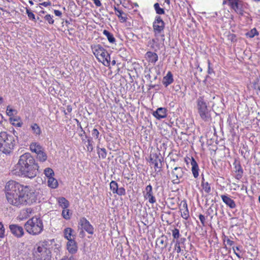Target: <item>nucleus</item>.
Instances as JSON below:
<instances>
[{"label":"nucleus","instance_id":"4d7b16f0","mask_svg":"<svg viewBox=\"0 0 260 260\" xmlns=\"http://www.w3.org/2000/svg\"><path fill=\"white\" fill-rule=\"evenodd\" d=\"M54 13L55 14V15L57 16H61V15H62V13L61 11H59V10H55L54 11Z\"/></svg>","mask_w":260,"mask_h":260},{"label":"nucleus","instance_id":"f8f14e48","mask_svg":"<svg viewBox=\"0 0 260 260\" xmlns=\"http://www.w3.org/2000/svg\"><path fill=\"white\" fill-rule=\"evenodd\" d=\"M9 228L12 234L17 238H20L24 235V231L23 227L18 224H10Z\"/></svg>","mask_w":260,"mask_h":260},{"label":"nucleus","instance_id":"338daca9","mask_svg":"<svg viewBox=\"0 0 260 260\" xmlns=\"http://www.w3.org/2000/svg\"><path fill=\"white\" fill-rule=\"evenodd\" d=\"M5 8L0 7V10L3 12H7V10L5 9Z\"/></svg>","mask_w":260,"mask_h":260},{"label":"nucleus","instance_id":"412c9836","mask_svg":"<svg viewBox=\"0 0 260 260\" xmlns=\"http://www.w3.org/2000/svg\"><path fill=\"white\" fill-rule=\"evenodd\" d=\"M234 166V168L235 169V172L236 173V178L239 180L243 176V170L241 166V164L239 161H237L236 160L233 164Z\"/></svg>","mask_w":260,"mask_h":260},{"label":"nucleus","instance_id":"423d86ee","mask_svg":"<svg viewBox=\"0 0 260 260\" xmlns=\"http://www.w3.org/2000/svg\"><path fill=\"white\" fill-rule=\"evenodd\" d=\"M91 49L93 54L97 59L103 64L109 67L110 65V56L109 52L100 44L91 46Z\"/></svg>","mask_w":260,"mask_h":260},{"label":"nucleus","instance_id":"f3484780","mask_svg":"<svg viewBox=\"0 0 260 260\" xmlns=\"http://www.w3.org/2000/svg\"><path fill=\"white\" fill-rule=\"evenodd\" d=\"M153 115L157 119L164 118L167 116V109L165 108H158L153 113Z\"/></svg>","mask_w":260,"mask_h":260},{"label":"nucleus","instance_id":"49530a36","mask_svg":"<svg viewBox=\"0 0 260 260\" xmlns=\"http://www.w3.org/2000/svg\"><path fill=\"white\" fill-rule=\"evenodd\" d=\"M256 35H258V33L255 28L252 29L250 32L247 34V36L250 38H253Z\"/></svg>","mask_w":260,"mask_h":260},{"label":"nucleus","instance_id":"774afa93","mask_svg":"<svg viewBox=\"0 0 260 260\" xmlns=\"http://www.w3.org/2000/svg\"><path fill=\"white\" fill-rule=\"evenodd\" d=\"M111 64L112 66H114L116 64V61L115 60H113L111 61Z\"/></svg>","mask_w":260,"mask_h":260},{"label":"nucleus","instance_id":"a211bd4d","mask_svg":"<svg viewBox=\"0 0 260 260\" xmlns=\"http://www.w3.org/2000/svg\"><path fill=\"white\" fill-rule=\"evenodd\" d=\"M221 198L223 202L231 209L236 208V204L235 202L232 200L229 196L223 194L221 196Z\"/></svg>","mask_w":260,"mask_h":260},{"label":"nucleus","instance_id":"f03ea898","mask_svg":"<svg viewBox=\"0 0 260 260\" xmlns=\"http://www.w3.org/2000/svg\"><path fill=\"white\" fill-rule=\"evenodd\" d=\"M39 168L34 157L30 153L26 152L20 156L12 172L19 177L32 179L37 175Z\"/></svg>","mask_w":260,"mask_h":260},{"label":"nucleus","instance_id":"4c0bfd02","mask_svg":"<svg viewBox=\"0 0 260 260\" xmlns=\"http://www.w3.org/2000/svg\"><path fill=\"white\" fill-rule=\"evenodd\" d=\"M61 215L65 219H70L71 213L70 212L69 209L66 208L62 210Z\"/></svg>","mask_w":260,"mask_h":260},{"label":"nucleus","instance_id":"864d4df0","mask_svg":"<svg viewBox=\"0 0 260 260\" xmlns=\"http://www.w3.org/2000/svg\"><path fill=\"white\" fill-rule=\"evenodd\" d=\"M254 88L260 91V83H255L253 84Z\"/></svg>","mask_w":260,"mask_h":260},{"label":"nucleus","instance_id":"5701e85b","mask_svg":"<svg viewBox=\"0 0 260 260\" xmlns=\"http://www.w3.org/2000/svg\"><path fill=\"white\" fill-rule=\"evenodd\" d=\"M145 56L148 61L153 64H154L158 60V55L155 52L148 51L146 53Z\"/></svg>","mask_w":260,"mask_h":260},{"label":"nucleus","instance_id":"2eb2a0df","mask_svg":"<svg viewBox=\"0 0 260 260\" xmlns=\"http://www.w3.org/2000/svg\"><path fill=\"white\" fill-rule=\"evenodd\" d=\"M80 224L83 229L88 234L92 235L94 233V228L90 222L84 217L80 220Z\"/></svg>","mask_w":260,"mask_h":260},{"label":"nucleus","instance_id":"f704fd0d","mask_svg":"<svg viewBox=\"0 0 260 260\" xmlns=\"http://www.w3.org/2000/svg\"><path fill=\"white\" fill-rule=\"evenodd\" d=\"M204 177H202V186L203 187V189L204 190L205 192L206 193H210L211 191V187L210 184L208 182H204Z\"/></svg>","mask_w":260,"mask_h":260},{"label":"nucleus","instance_id":"603ef678","mask_svg":"<svg viewBox=\"0 0 260 260\" xmlns=\"http://www.w3.org/2000/svg\"><path fill=\"white\" fill-rule=\"evenodd\" d=\"M213 208H215V207L213 206V205H212L207 210V214L208 215H210L211 214H212L213 213V211H214Z\"/></svg>","mask_w":260,"mask_h":260},{"label":"nucleus","instance_id":"cd10ccee","mask_svg":"<svg viewBox=\"0 0 260 260\" xmlns=\"http://www.w3.org/2000/svg\"><path fill=\"white\" fill-rule=\"evenodd\" d=\"M73 230L70 228H66L63 231L64 237L68 241L70 240H73L71 238L73 236Z\"/></svg>","mask_w":260,"mask_h":260},{"label":"nucleus","instance_id":"c03bdc74","mask_svg":"<svg viewBox=\"0 0 260 260\" xmlns=\"http://www.w3.org/2000/svg\"><path fill=\"white\" fill-rule=\"evenodd\" d=\"M6 112H7V115L8 116H12V115H13L14 112L16 113L17 111L15 109H13L10 108V106H9L7 108Z\"/></svg>","mask_w":260,"mask_h":260},{"label":"nucleus","instance_id":"2f4dec72","mask_svg":"<svg viewBox=\"0 0 260 260\" xmlns=\"http://www.w3.org/2000/svg\"><path fill=\"white\" fill-rule=\"evenodd\" d=\"M37 159L41 162H44L47 159V154L44 151V149L37 154Z\"/></svg>","mask_w":260,"mask_h":260},{"label":"nucleus","instance_id":"72a5a7b5","mask_svg":"<svg viewBox=\"0 0 260 260\" xmlns=\"http://www.w3.org/2000/svg\"><path fill=\"white\" fill-rule=\"evenodd\" d=\"M98 153L100 158H102V159H105L107 156V151L105 148H100L98 146Z\"/></svg>","mask_w":260,"mask_h":260},{"label":"nucleus","instance_id":"69168bd1","mask_svg":"<svg viewBox=\"0 0 260 260\" xmlns=\"http://www.w3.org/2000/svg\"><path fill=\"white\" fill-rule=\"evenodd\" d=\"M222 4L224 5H226V4H228V0H223V2H222Z\"/></svg>","mask_w":260,"mask_h":260},{"label":"nucleus","instance_id":"9b49d317","mask_svg":"<svg viewBox=\"0 0 260 260\" xmlns=\"http://www.w3.org/2000/svg\"><path fill=\"white\" fill-rule=\"evenodd\" d=\"M228 5L237 14L242 16L244 14L243 2L241 0H228Z\"/></svg>","mask_w":260,"mask_h":260},{"label":"nucleus","instance_id":"8fccbe9b","mask_svg":"<svg viewBox=\"0 0 260 260\" xmlns=\"http://www.w3.org/2000/svg\"><path fill=\"white\" fill-rule=\"evenodd\" d=\"M208 73L209 74H211L214 73L213 69L211 67V62L209 60H208Z\"/></svg>","mask_w":260,"mask_h":260},{"label":"nucleus","instance_id":"a19ab883","mask_svg":"<svg viewBox=\"0 0 260 260\" xmlns=\"http://www.w3.org/2000/svg\"><path fill=\"white\" fill-rule=\"evenodd\" d=\"M26 12L28 17L30 20H33L35 22L37 21L35 14L30 11V9H26Z\"/></svg>","mask_w":260,"mask_h":260},{"label":"nucleus","instance_id":"79ce46f5","mask_svg":"<svg viewBox=\"0 0 260 260\" xmlns=\"http://www.w3.org/2000/svg\"><path fill=\"white\" fill-rule=\"evenodd\" d=\"M53 16H51L50 14H47L45 16L44 19L46 21H47L49 24H53L54 23V20L53 19Z\"/></svg>","mask_w":260,"mask_h":260},{"label":"nucleus","instance_id":"7c9ffc66","mask_svg":"<svg viewBox=\"0 0 260 260\" xmlns=\"http://www.w3.org/2000/svg\"><path fill=\"white\" fill-rule=\"evenodd\" d=\"M30 127L34 134L36 136H39L41 134V129L40 126L37 123H33Z\"/></svg>","mask_w":260,"mask_h":260},{"label":"nucleus","instance_id":"393cba45","mask_svg":"<svg viewBox=\"0 0 260 260\" xmlns=\"http://www.w3.org/2000/svg\"><path fill=\"white\" fill-rule=\"evenodd\" d=\"M29 148L31 152L38 154L44 149L42 146L38 142H32L29 145Z\"/></svg>","mask_w":260,"mask_h":260},{"label":"nucleus","instance_id":"a878e982","mask_svg":"<svg viewBox=\"0 0 260 260\" xmlns=\"http://www.w3.org/2000/svg\"><path fill=\"white\" fill-rule=\"evenodd\" d=\"M57 203L63 209L68 208L70 206L69 202L64 197H59L57 199Z\"/></svg>","mask_w":260,"mask_h":260},{"label":"nucleus","instance_id":"9d476101","mask_svg":"<svg viewBox=\"0 0 260 260\" xmlns=\"http://www.w3.org/2000/svg\"><path fill=\"white\" fill-rule=\"evenodd\" d=\"M163 159L161 156L155 153L153 155H150L149 162L151 164L154 165L155 171L159 172L161 170Z\"/></svg>","mask_w":260,"mask_h":260},{"label":"nucleus","instance_id":"bb28decb","mask_svg":"<svg viewBox=\"0 0 260 260\" xmlns=\"http://www.w3.org/2000/svg\"><path fill=\"white\" fill-rule=\"evenodd\" d=\"M116 15L120 19V22L124 23L126 22L127 20V14L124 13L122 10L117 11V13H116Z\"/></svg>","mask_w":260,"mask_h":260},{"label":"nucleus","instance_id":"c756f323","mask_svg":"<svg viewBox=\"0 0 260 260\" xmlns=\"http://www.w3.org/2000/svg\"><path fill=\"white\" fill-rule=\"evenodd\" d=\"M48 185L52 188H56L58 186V182L54 178L49 177L48 178Z\"/></svg>","mask_w":260,"mask_h":260},{"label":"nucleus","instance_id":"ea45409f","mask_svg":"<svg viewBox=\"0 0 260 260\" xmlns=\"http://www.w3.org/2000/svg\"><path fill=\"white\" fill-rule=\"evenodd\" d=\"M44 174L48 178L49 177H52L54 174L53 170L49 168H47L45 169Z\"/></svg>","mask_w":260,"mask_h":260},{"label":"nucleus","instance_id":"a18cd8bd","mask_svg":"<svg viewBox=\"0 0 260 260\" xmlns=\"http://www.w3.org/2000/svg\"><path fill=\"white\" fill-rule=\"evenodd\" d=\"M99 134L100 133L96 128H93V129L92 131V136L95 139H98L99 140H100V139L99 138Z\"/></svg>","mask_w":260,"mask_h":260},{"label":"nucleus","instance_id":"7ed1b4c3","mask_svg":"<svg viewBox=\"0 0 260 260\" xmlns=\"http://www.w3.org/2000/svg\"><path fill=\"white\" fill-rule=\"evenodd\" d=\"M16 144L14 136L6 132L0 133V150L2 152L6 154H10Z\"/></svg>","mask_w":260,"mask_h":260},{"label":"nucleus","instance_id":"6e6d98bb","mask_svg":"<svg viewBox=\"0 0 260 260\" xmlns=\"http://www.w3.org/2000/svg\"><path fill=\"white\" fill-rule=\"evenodd\" d=\"M3 6L4 7L7 8L9 7V6L8 5L9 3L10 2L8 0H3Z\"/></svg>","mask_w":260,"mask_h":260},{"label":"nucleus","instance_id":"e433bc0d","mask_svg":"<svg viewBox=\"0 0 260 260\" xmlns=\"http://www.w3.org/2000/svg\"><path fill=\"white\" fill-rule=\"evenodd\" d=\"M180 234L179 232V229L177 228H175L172 230V236L173 237V240L172 241V243L175 242V240H177L179 237H180Z\"/></svg>","mask_w":260,"mask_h":260},{"label":"nucleus","instance_id":"58836bf2","mask_svg":"<svg viewBox=\"0 0 260 260\" xmlns=\"http://www.w3.org/2000/svg\"><path fill=\"white\" fill-rule=\"evenodd\" d=\"M10 121L12 123V124L17 126V127H21L22 125V122L16 118H10Z\"/></svg>","mask_w":260,"mask_h":260},{"label":"nucleus","instance_id":"c85d7f7f","mask_svg":"<svg viewBox=\"0 0 260 260\" xmlns=\"http://www.w3.org/2000/svg\"><path fill=\"white\" fill-rule=\"evenodd\" d=\"M103 34L107 37V39L110 43L113 44L116 42L115 39L113 34L107 30H104Z\"/></svg>","mask_w":260,"mask_h":260},{"label":"nucleus","instance_id":"1a4fd4ad","mask_svg":"<svg viewBox=\"0 0 260 260\" xmlns=\"http://www.w3.org/2000/svg\"><path fill=\"white\" fill-rule=\"evenodd\" d=\"M185 173V169L182 167H175L171 171V178L173 184H179Z\"/></svg>","mask_w":260,"mask_h":260},{"label":"nucleus","instance_id":"39448f33","mask_svg":"<svg viewBox=\"0 0 260 260\" xmlns=\"http://www.w3.org/2000/svg\"><path fill=\"white\" fill-rule=\"evenodd\" d=\"M208 103L205 100L204 96H200L197 100V108L201 118L205 122L211 121V109L208 106Z\"/></svg>","mask_w":260,"mask_h":260},{"label":"nucleus","instance_id":"aec40b11","mask_svg":"<svg viewBox=\"0 0 260 260\" xmlns=\"http://www.w3.org/2000/svg\"><path fill=\"white\" fill-rule=\"evenodd\" d=\"M190 164L191 166V170L193 176L195 178H197L199 175V167L198 164L197 162V161H196L195 159L192 157H191V158Z\"/></svg>","mask_w":260,"mask_h":260},{"label":"nucleus","instance_id":"473e14b6","mask_svg":"<svg viewBox=\"0 0 260 260\" xmlns=\"http://www.w3.org/2000/svg\"><path fill=\"white\" fill-rule=\"evenodd\" d=\"M166 239L167 237L162 236L157 239L156 243L161 245V248L164 249L166 248L167 246V243L166 242Z\"/></svg>","mask_w":260,"mask_h":260},{"label":"nucleus","instance_id":"f257e3e1","mask_svg":"<svg viewBox=\"0 0 260 260\" xmlns=\"http://www.w3.org/2000/svg\"><path fill=\"white\" fill-rule=\"evenodd\" d=\"M5 189L8 202L14 206L19 207L30 205L37 200V196L32 189L16 181H9L6 183Z\"/></svg>","mask_w":260,"mask_h":260},{"label":"nucleus","instance_id":"5fc2aeb1","mask_svg":"<svg viewBox=\"0 0 260 260\" xmlns=\"http://www.w3.org/2000/svg\"><path fill=\"white\" fill-rule=\"evenodd\" d=\"M72 108L71 106L68 105L67 107V112L64 111V114L67 115L68 113H71L72 112Z\"/></svg>","mask_w":260,"mask_h":260},{"label":"nucleus","instance_id":"6ab92c4d","mask_svg":"<svg viewBox=\"0 0 260 260\" xmlns=\"http://www.w3.org/2000/svg\"><path fill=\"white\" fill-rule=\"evenodd\" d=\"M67 248L68 251L71 254H75L77 252L78 246L74 240H70L67 243Z\"/></svg>","mask_w":260,"mask_h":260},{"label":"nucleus","instance_id":"37998d69","mask_svg":"<svg viewBox=\"0 0 260 260\" xmlns=\"http://www.w3.org/2000/svg\"><path fill=\"white\" fill-rule=\"evenodd\" d=\"M5 236V229L3 224L0 222V238H3Z\"/></svg>","mask_w":260,"mask_h":260},{"label":"nucleus","instance_id":"e2e57ef3","mask_svg":"<svg viewBox=\"0 0 260 260\" xmlns=\"http://www.w3.org/2000/svg\"><path fill=\"white\" fill-rule=\"evenodd\" d=\"M233 249L234 250V253L236 255V256L239 257V258H241L242 257L240 255V254L236 252V251H235V247H233Z\"/></svg>","mask_w":260,"mask_h":260},{"label":"nucleus","instance_id":"0e129e2a","mask_svg":"<svg viewBox=\"0 0 260 260\" xmlns=\"http://www.w3.org/2000/svg\"><path fill=\"white\" fill-rule=\"evenodd\" d=\"M31 210L30 208H27L25 211H24V212H25V213H31Z\"/></svg>","mask_w":260,"mask_h":260},{"label":"nucleus","instance_id":"052dcab7","mask_svg":"<svg viewBox=\"0 0 260 260\" xmlns=\"http://www.w3.org/2000/svg\"><path fill=\"white\" fill-rule=\"evenodd\" d=\"M226 244L232 246L234 244V242L233 241L231 240L230 239H228L226 241Z\"/></svg>","mask_w":260,"mask_h":260},{"label":"nucleus","instance_id":"0eeeda50","mask_svg":"<svg viewBox=\"0 0 260 260\" xmlns=\"http://www.w3.org/2000/svg\"><path fill=\"white\" fill-rule=\"evenodd\" d=\"M152 27L155 37H160L161 40L164 41L165 40L164 29L165 28V23L160 16L157 15L155 17L152 23Z\"/></svg>","mask_w":260,"mask_h":260},{"label":"nucleus","instance_id":"bf43d9fd","mask_svg":"<svg viewBox=\"0 0 260 260\" xmlns=\"http://www.w3.org/2000/svg\"><path fill=\"white\" fill-rule=\"evenodd\" d=\"M41 5L44 7H48L49 6H50L51 5V3L49 2V1H47V2H44L43 3H42L41 4Z\"/></svg>","mask_w":260,"mask_h":260},{"label":"nucleus","instance_id":"ddd939ff","mask_svg":"<svg viewBox=\"0 0 260 260\" xmlns=\"http://www.w3.org/2000/svg\"><path fill=\"white\" fill-rule=\"evenodd\" d=\"M144 198L146 200H148V201L151 204H154L156 202V200L155 197L153 195L152 186L150 184L148 185L145 191L143 192Z\"/></svg>","mask_w":260,"mask_h":260},{"label":"nucleus","instance_id":"4468645a","mask_svg":"<svg viewBox=\"0 0 260 260\" xmlns=\"http://www.w3.org/2000/svg\"><path fill=\"white\" fill-rule=\"evenodd\" d=\"M110 188L113 193L121 196L125 194V189L124 187H119L118 183L115 181H112L110 183Z\"/></svg>","mask_w":260,"mask_h":260},{"label":"nucleus","instance_id":"c9c22d12","mask_svg":"<svg viewBox=\"0 0 260 260\" xmlns=\"http://www.w3.org/2000/svg\"><path fill=\"white\" fill-rule=\"evenodd\" d=\"M153 7L157 14L162 15L165 14V10L163 8L160 7L159 4L158 3H155Z\"/></svg>","mask_w":260,"mask_h":260},{"label":"nucleus","instance_id":"de8ad7c7","mask_svg":"<svg viewBox=\"0 0 260 260\" xmlns=\"http://www.w3.org/2000/svg\"><path fill=\"white\" fill-rule=\"evenodd\" d=\"M175 249L176 250L177 253H180L181 251V247H180V244L179 243V241H177L176 240L175 241Z\"/></svg>","mask_w":260,"mask_h":260},{"label":"nucleus","instance_id":"3c124183","mask_svg":"<svg viewBox=\"0 0 260 260\" xmlns=\"http://www.w3.org/2000/svg\"><path fill=\"white\" fill-rule=\"evenodd\" d=\"M75 121H76V123L77 124V126H78V128L80 129V131L81 132H83V134H85V132L83 130L82 126H81V124L80 123V122H79V120H78L77 119H75Z\"/></svg>","mask_w":260,"mask_h":260},{"label":"nucleus","instance_id":"13d9d810","mask_svg":"<svg viewBox=\"0 0 260 260\" xmlns=\"http://www.w3.org/2000/svg\"><path fill=\"white\" fill-rule=\"evenodd\" d=\"M177 241H179L180 244H184L185 242L186 241V239L185 238H181L180 239H178L176 240Z\"/></svg>","mask_w":260,"mask_h":260},{"label":"nucleus","instance_id":"20e7f679","mask_svg":"<svg viewBox=\"0 0 260 260\" xmlns=\"http://www.w3.org/2000/svg\"><path fill=\"white\" fill-rule=\"evenodd\" d=\"M24 227L28 234L38 235L44 229L43 220L40 217L35 216L28 219L25 223Z\"/></svg>","mask_w":260,"mask_h":260},{"label":"nucleus","instance_id":"6e6552de","mask_svg":"<svg viewBox=\"0 0 260 260\" xmlns=\"http://www.w3.org/2000/svg\"><path fill=\"white\" fill-rule=\"evenodd\" d=\"M36 260H51L50 250L43 245H39L34 252Z\"/></svg>","mask_w":260,"mask_h":260},{"label":"nucleus","instance_id":"680f3d73","mask_svg":"<svg viewBox=\"0 0 260 260\" xmlns=\"http://www.w3.org/2000/svg\"><path fill=\"white\" fill-rule=\"evenodd\" d=\"M174 88L175 91H178L181 89V87H180V85L178 84V85H175L174 87Z\"/></svg>","mask_w":260,"mask_h":260},{"label":"nucleus","instance_id":"dca6fc26","mask_svg":"<svg viewBox=\"0 0 260 260\" xmlns=\"http://www.w3.org/2000/svg\"><path fill=\"white\" fill-rule=\"evenodd\" d=\"M180 210L181 212V217L183 219L187 220L189 217V213L186 200L181 201L180 204Z\"/></svg>","mask_w":260,"mask_h":260},{"label":"nucleus","instance_id":"b1692460","mask_svg":"<svg viewBox=\"0 0 260 260\" xmlns=\"http://www.w3.org/2000/svg\"><path fill=\"white\" fill-rule=\"evenodd\" d=\"M85 138L87 139L86 140H85L83 138H81L82 142L86 145L87 147V151L91 152L92 151L93 147V142L91 138L88 137L87 136L85 135Z\"/></svg>","mask_w":260,"mask_h":260},{"label":"nucleus","instance_id":"09e8293b","mask_svg":"<svg viewBox=\"0 0 260 260\" xmlns=\"http://www.w3.org/2000/svg\"><path fill=\"white\" fill-rule=\"evenodd\" d=\"M199 219L202 224L203 226L205 225V217L202 214H200L199 216Z\"/></svg>","mask_w":260,"mask_h":260},{"label":"nucleus","instance_id":"4be33fe9","mask_svg":"<svg viewBox=\"0 0 260 260\" xmlns=\"http://www.w3.org/2000/svg\"><path fill=\"white\" fill-rule=\"evenodd\" d=\"M174 82L173 74L171 72L169 71L167 75L164 77L162 79V84L166 87H168Z\"/></svg>","mask_w":260,"mask_h":260}]
</instances>
